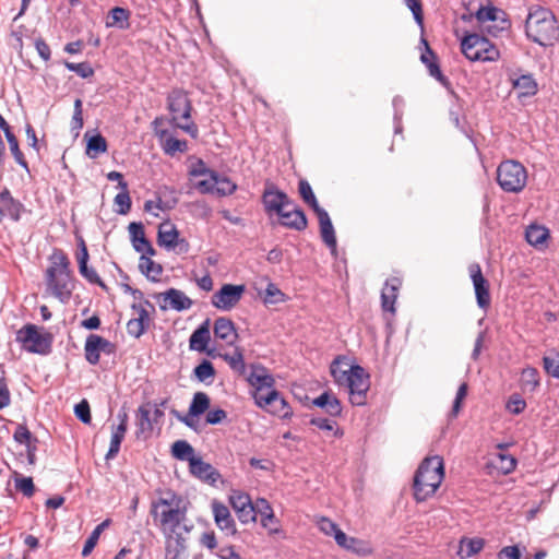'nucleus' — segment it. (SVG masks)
Segmentation results:
<instances>
[{
  "mask_svg": "<svg viewBox=\"0 0 559 559\" xmlns=\"http://www.w3.org/2000/svg\"><path fill=\"white\" fill-rule=\"evenodd\" d=\"M49 262L45 272L46 294L61 304H68L75 288L70 260L62 250L55 249L49 257Z\"/></svg>",
  "mask_w": 559,
  "mask_h": 559,
  "instance_id": "nucleus-1",
  "label": "nucleus"
},
{
  "mask_svg": "<svg viewBox=\"0 0 559 559\" xmlns=\"http://www.w3.org/2000/svg\"><path fill=\"white\" fill-rule=\"evenodd\" d=\"M182 499L174 491H166L151 503L150 514L154 524L166 535L175 534L185 519Z\"/></svg>",
  "mask_w": 559,
  "mask_h": 559,
  "instance_id": "nucleus-2",
  "label": "nucleus"
},
{
  "mask_svg": "<svg viewBox=\"0 0 559 559\" xmlns=\"http://www.w3.org/2000/svg\"><path fill=\"white\" fill-rule=\"evenodd\" d=\"M444 478V462L442 456L432 455L423 460L418 466L413 483L414 498L417 502L432 497Z\"/></svg>",
  "mask_w": 559,
  "mask_h": 559,
  "instance_id": "nucleus-3",
  "label": "nucleus"
},
{
  "mask_svg": "<svg viewBox=\"0 0 559 559\" xmlns=\"http://www.w3.org/2000/svg\"><path fill=\"white\" fill-rule=\"evenodd\" d=\"M168 110L176 126L192 136L198 134V127L191 120L192 105L188 94L179 88L173 90L168 95Z\"/></svg>",
  "mask_w": 559,
  "mask_h": 559,
  "instance_id": "nucleus-4",
  "label": "nucleus"
},
{
  "mask_svg": "<svg viewBox=\"0 0 559 559\" xmlns=\"http://www.w3.org/2000/svg\"><path fill=\"white\" fill-rule=\"evenodd\" d=\"M497 182L503 191L519 193L526 186L527 170L516 160H504L497 168Z\"/></svg>",
  "mask_w": 559,
  "mask_h": 559,
  "instance_id": "nucleus-5",
  "label": "nucleus"
},
{
  "mask_svg": "<svg viewBox=\"0 0 559 559\" xmlns=\"http://www.w3.org/2000/svg\"><path fill=\"white\" fill-rule=\"evenodd\" d=\"M16 342L26 352L46 355L50 352L52 335L35 324H26L16 332Z\"/></svg>",
  "mask_w": 559,
  "mask_h": 559,
  "instance_id": "nucleus-6",
  "label": "nucleus"
},
{
  "mask_svg": "<svg viewBox=\"0 0 559 559\" xmlns=\"http://www.w3.org/2000/svg\"><path fill=\"white\" fill-rule=\"evenodd\" d=\"M461 50L471 61H493L499 50L488 37H462Z\"/></svg>",
  "mask_w": 559,
  "mask_h": 559,
  "instance_id": "nucleus-7",
  "label": "nucleus"
},
{
  "mask_svg": "<svg viewBox=\"0 0 559 559\" xmlns=\"http://www.w3.org/2000/svg\"><path fill=\"white\" fill-rule=\"evenodd\" d=\"M525 29V35H549L558 31L557 20L551 11L537 7L530 11Z\"/></svg>",
  "mask_w": 559,
  "mask_h": 559,
  "instance_id": "nucleus-8",
  "label": "nucleus"
},
{
  "mask_svg": "<svg viewBox=\"0 0 559 559\" xmlns=\"http://www.w3.org/2000/svg\"><path fill=\"white\" fill-rule=\"evenodd\" d=\"M343 385H346L348 389L349 401L353 405L361 406L367 403L370 380L369 374L362 367L355 365Z\"/></svg>",
  "mask_w": 559,
  "mask_h": 559,
  "instance_id": "nucleus-9",
  "label": "nucleus"
},
{
  "mask_svg": "<svg viewBox=\"0 0 559 559\" xmlns=\"http://www.w3.org/2000/svg\"><path fill=\"white\" fill-rule=\"evenodd\" d=\"M157 243L167 250H174L178 254H185L190 250V243L186 238H180V234L170 221L159 224L157 233Z\"/></svg>",
  "mask_w": 559,
  "mask_h": 559,
  "instance_id": "nucleus-10",
  "label": "nucleus"
},
{
  "mask_svg": "<svg viewBox=\"0 0 559 559\" xmlns=\"http://www.w3.org/2000/svg\"><path fill=\"white\" fill-rule=\"evenodd\" d=\"M475 16L481 24L490 23L487 26L489 33H504L511 28V21L508 14L491 4L479 7Z\"/></svg>",
  "mask_w": 559,
  "mask_h": 559,
  "instance_id": "nucleus-11",
  "label": "nucleus"
},
{
  "mask_svg": "<svg viewBox=\"0 0 559 559\" xmlns=\"http://www.w3.org/2000/svg\"><path fill=\"white\" fill-rule=\"evenodd\" d=\"M253 400L257 406L280 418H290L293 415L292 407L275 389L267 391L264 395L253 394Z\"/></svg>",
  "mask_w": 559,
  "mask_h": 559,
  "instance_id": "nucleus-12",
  "label": "nucleus"
},
{
  "mask_svg": "<svg viewBox=\"0 0 559 559\" xmlns=\"http://www.w3.org/2000/svg\"><path fill=\"white\" fill-rule=\"evenodd\" d=\"M245 292V285L224 284L213 294L211 302L219 310L229 311L238 305Z\"/></svg>",
  "mask_w": 559,
  "mask_h": 559,
  "instance_id": "nucleus-13",
  "label": "nucleus"
},
{
  "mask_svg": "<svg viewBox=\"0 0 559 559\" xmlns=\"http://www.w3.org/2000/svg\"><path fill=\"white\" fill-rule=\"evenodd\" d=\"M468 273L473 282L477 305L479 308L487 310L491 304L489 282L483 275L478 263H472L468 266Z\"/></svg>",
  "mask_w": 559,
  "mask_h": 559,
  "instance_id": "nucleus-14",
  "label": "nucleus"
},
{
  "mask_svg": "<svg viewBox=\"0 0 559 559\" xmlns=\"http://www.w3.org/2000/svg\"><path fill=\"white\" fill-rule=\"evenodd\" d=\"M229 503L241 523L247 524L257 521V512L248 493L239 490L231 491Z\"/></svg>",
  "mask_w": 559,
  "mask_h": 559,
  "instance_id": "nucleus-15",
  "label": "nucleus"
},
{
  "mask_svg": "<svg viewBox=\"0 0 559 559\" xmlns=\"http://www.w3.org/2000/svg\"><path fill=\"white\" fill-rule=\"evenodd\" d=\"M262 202L267 214H278L282 210L292 205V200L286 193L278 190L275 186H267L262 195Z\"/></svg>",
  "mask_w": 559,
  "mask_h": 559,
  "instance_id": "nucleus-16",
  "label": "nucleus"
},
{
  "mask_svg": "<svg viewBox=\"0 0 559 559\" xmlns=\"http://www.w3.org/2000/svg\"><path fill=\"white\" fill-rule=\"evenodd\" d=\"M248 382L253 389L252 395L257 393L264 395L267 391L274 389L275 379L263 366L253 365L248 376Z\"/></svg>",
  "mask_w": 559,
  "mask_h": 559,
  "instance_id": "nucleus-17",
  "label": "nucleus"
},
{
  "mask_svg": "<svg viewBox=\"0 0 559 559\" xmlns=\"http://www.w3.org/2000/svg\"><path fill=\"white\" fill-rule=\"evenodd\" d=\"M277 216L280 217V223L289 229L300 231L307 228L308 221L304 211L293 201L292 205L287 206L285 210H282Z\"/></svg>",
  "mask_w": 559,
  "mask_h": 559,
  "instance_id": "nucleus-18",
  "label": "nucleus"
},
{
  "mask_svg": "<svg viewBox=\"0 0 559 559\" xmlns=\"http://www.w3.org/2000/svg\"><path fill=\"white\" fill-rule=\"evenodd\" d=\"M111 346L110 342L106 338L97 335L90 334L85 341L84 352L86 360L92 364H98L100 359L102 352H110L109 347Z\"/></svg>",
  "mask_w": 559,
  "mask_h": 559,
  "instance_id": "nucleus-19",
  "label": "nucleus"
},
{
  "mask_svg": "<svg viewBox=\"0 0 559 559\" xmlns=\"http://www.w3.org/2000/svg\"><path fill=\"white\" fill-rule=\"evenodd\" d=\"M211 341L210 320L206 319L197 330L193 331L189 338V348L199 353H206L213 356V349H209L207 345Z\"/></svg>",
  "mask_w": 559,
  "mask_h": 559,
  "instance_id": "nucleus-20",
  "label": "nucleus"
},
{
  "mask_svg": "<svg viewBox=\"0 0 559 559\" xmlns=\"http://www.w3.org/2000/svg\"><path fill=\"white\" fill-rule=\"evenodd\" d=\"M22 207V203L11 195L8 188L0 191V222L4 218L19 221Z\"/></svg>",
  "mask_w": 559,
  "mask_h": 559,
  "instance_id": "nucleus-21",
  "label": "nucleus"
},
{
  "mask_svg": "<svg viewBox=\"0 0 559 559\" xmlns=\"http://www.w3.org/2000/svg\"><path fill=\"white\" fill-rule=\"evenodd\" d=\"M130 239L135 251L141 254L154 255L155 250L146 239L142 223L132 222L128 226Z\"/></svg>",
  "mask_w": 559,
  "mask_h": 559,
  "instance_id": "nucleus-22",
  "label": "nucleus"
},
{
  "mask_svg": "<svg viewBox=\"0 0 559 559\" xmlns=\"http://www.w3.org/2000/svg\"><path fill=\"white\" fill-rule=\"evenodd\" d=\"M314 213L319 221L320 235H321L322 241L331 249L332 253L335 254L337 241H336L335 230H334L333 224L331 222V218H330L328 212L323 209L318 210Z\"/></svg>",
  "mask_w": 559,
  "mask_h": 559,
  "instance_id": "nucleus-23",
  "label": "nucleus"
},
{
  "mask_svg": "<svg viewBox=\"0 0 559 559\" xmlns=\"http://www.w3.org/2000/svg\"><path fill=\"white\" fill-rule=\"evenodd\" d=\"M214 336L226 345H234L238 340V333L230 319L221 317L215 320L213 326Z\"/></svg>",
  "mask_w": 559,
  "mask_h": 559,
  "instance_id": "nucleus-24",
  "label": "nucleus"
},
{
  "mask_svg": "<svg viewBox=\"0 0 559 559\" xmlns=\"http://www.w3.org/2000/svg\"><path fill=\"white\" fill-rule=\"evenodd\" d=\"M420 44L425 47L424 51L420 55L421 62L427 67L429 74L433 76L438 82L442 85H447L449 83L448 79L442 74L439 63L438 57L430 49L425 37H421Z\"/></svg>",
  "mask_w": 559,
  "mask_h": 559,
  "instance_id": "nucleus-25",
  "label": "nucleus"
},
{
  "mask_svg": "<svg viewBox=\"0 0 559 559\" xmlns=\"http://www.w3.org/2000/svg\"><path fill=\"white\" fill-rule=\"evenodd\" d=\"M212 512H213L215 524L222 531H226L230 535L236 534L237 528H236L235 521H234L228 508L224 503L214 500L212 502Z\"/></svg>",
  "mask_w": 559,
  "mask_h": 559,
  "instance_id": "nucleus-26",
  "label": "nucleus"
},
{
  "mask_svg": "<svg viewBox=\"0 0 559 559\" xmlns=\"http://www.w3.org/2000/svg\"><path fill=\"white\" fill-rule=\"evenodd\" d=\"M163 299V309H174L177 311L187 310L192 306V300L181 290L170 288L160 294Z\"/></svg>",
  "mask_w": 559,
  "mask_h": 559,
  "instance_id": "nucleus-27",
  "label": "nucleus"
},
{
  "mask_svg": "<svg viewBox=\"0 0 559 559\" xmlns=\"http://www.w3.org/2000/svg\"><path fill=\"white\" fill-rule=\"evenodd\" d=\"M402 281L399 277L386 280L381 293V306L384 311L395 313V301Z\"/></svg>",
  "mask_w": 559,
  "mask_h": 559,
  "instance_id": "nucleus-28",
  "label": "nucleus"
},
{
  "mask_svg": "<svg viewBox=\"0 0 559 559\" xmlns=\"http://www.w3.org/2000/svg\"><path fill=\"white\" fill-rule=\"evenodd\" d=\"M185 538L177 534L165 536V558L166 559H188Z\"/></svg>",
  "mask_w": 559,
  "mask_h": 559,
  "instance_id": "nucleus-29",
  "label": "nucleus"
},
{
  "mask_svg": "<svg viewBox=\"0 0 559 559\" xmlns=\"http://www.w3.org/2000/svg\"><path fill=\"white\" fill-rule=\"evenodd\" d=\"M336 544L341 548L353 551L357 555L366 556L371 554V547L367 542L355 537H349L344 532H340L337 534Z\"/></svg>",
  "mask_w": 559,
  "mask_h": 559,
  "instance_id": "nucleus-30",
  "label": "nucleus"
},
{
  "mask_svg": "<svg viewBox=\"0 0 559 559\" xmlns=\"http://www.w3.org/2000/svg\"><path fill=\"white\" fill-rule=\"evenodd\" d=\"M156 135L160 141L164 152L168 155H175L180 152L183 153L188 150V143L186 140H179L171 136L167 130L156 131Z\"/></svg>",
  "mask_w": 559,
  "mask_h": 559,
  "instance_id": "nucleus-31",
  "label": "nucleus"
},
{
  "mask_svg": "<svg viewBox=\"0 0 559 559\" xmlns=\"http://www.w3.org/2000/svg\"><path fill=\"white\" fill-rule=\"evenodd\" d=\"M354 365L349 364L346 356L340 355L335 357L330 367L331 374L335 382L340 385H343L345 380L348 378V373H350Z\"/></svg>",
  "mask_w": 559,
  "mask_h": 559,
  "instance_id": "nucleus-32",
  "label": "nucleus"
},
{
  "mask_svg": "<svg viewBox=\"0 0 559 559\" xmlns=\"http://www.w3.org/2000/svg\"><path fill=\"white\" fill-rule=\"evenodd\" d=\"M513 87L519 91L520 97H530L537 93V83L531 74H524L513 81Z\"/></svg>",
  "mask_w": 559,
  "mask_h": 559,
  "instance_id": "nucleus-33",
  "label": "nucleus"
},
{
  "mask_svg": "<svg viewBox=\"0 0 559 559\" xmlns=\"http://www.w3.org/2000/svg\"><path fill=\"white\" fill-rule=\"evenodd\" d=\"M129 10L121 7H116L108 12L106 17V25L123 29L129 24Z\"/></svg>",
  "mask_w": 559,
  "mask_h": 559,
  "instance_id": "nucleus-34",
  "label": "nucleus"
},
{
  "mask_svg": "<svg viewBox=\"0 0 559 559\" xmlns=\"http://www.w3.org/2000/svg\"><path fill=\"white\" fill-rule=\"evenodd\" d=\"M189 467L191 474H193L194 476L205 480H215V478L213 477V466L209 463H205L201 457L194 456L193 459H190Z\"/></svg>",
  "mask_w": 559,
  "mask_h": 559,
  "instance_id": "nucleus-35",
  "label": "nucleus"
},
{
  "mask_svg": "<svg viewBox=\"0 0 559 559\" xmlns=\"http://www.w3.org/2000/svg\"><path fill=\"white\" fill-rule=\"evenodd\" d=\"M151 404L141 405L136 411L138 435L151 433L153 431V419H151Z\"/></svg>",
  "mask_w": 559,
  "mask_h": 559,
  "instance_id": "nucleus-36",
  "label": "nucleus"
},
{
  "mask_svg": "<svg viewBox=\"0 0 559 559\" xmlns=\"http://www.w3.org/2000/svg\"><path fill=\"white\" fill-rule=\"evenodd\" d=\"M107 150V141L102 134L97 133L87 139L85 153L90 158H96L98 155L106 153Z\"/></svg>",
  "mask_w": 559,
  "mask_h": 559,
  "instance_id": "nucleus-37",
  "label": "nucleus"
},
{
  "mask_svg": "<svg viewBox=\"0 0 559 559\" xmlns=\"http://www.w3.org/2000/svg\"><path fill=\"white\" fill-rule=\"evenodd\" d=\"M313 404L318 407H326L328 412L333 416L340 415L342 412L340 401L329 392H323L314 399Z\"/></svg>",
  "mask_w": 559,
  "mask_h": 559,
  "instance_id": "nucleus-38",
  "label": "nucleus"
},
{
  "mask_svg": "<svg viewBox=\"0 0 559 559\" xmlns=\"http://www.w3.org/2000/svg\"><path fill=\"white\" fill-rule=\"evenodd\" d=\"M525 237L530 245L537 247L546 242L549 237V230L544 226L531 225L526 229Z\"/></svg>",
  "mask_w": 559,
  "mask_h": 559,
  "instance_id": "nucleus-39",
  "label": "nucleus"
},
{
  "mask_svg": "<svg viewBox=\"0 0 559 559\" xmlns=\"http://www.w3.org/2000/svg\"><path fill=\"white\" fill-rule=\"evenodd\" d=\"M521 388L523 391L533 392L539 385V373L536 368L527 367L521 372Z\"/></svg>",
  "mask_w": 559,
  "mask_h": 559,
  "instance_id": "nucleus-40",
  "label": "nucleus"
},
{
  "mask_svg": "<svg viewBox=\"0 0 559 559\" xmlns=\"http://www.w3.org/2000/svg\"><path fill=\"white\" fill-rule=\"evenodd\" d=\"M485 546V540L483 538H464L460 543V555L462 557H473L478 554Z\"/></svg>",
  "mask_w": 559,
  "mask_h": 559,
  "instance_id": "nucleus-41",
  "label": "nucleus"
},
{
  "mask_svg": "<svg viewBox=\"0 0 559 559\" xmlns=\"http://www.w3.org/2000/svg\"><path fill=\"white\" fill-rule=\"evenodd\" d=\"M193 188L201 193H209L214 191L217 183V174L215 171L209 173L207 176H201L191 180Z\"/></svg>",
  "mask_w": 559,
  "mask_h": 559,
  "instance_id": "nucleus-42",
  "label": "nucleus"
},
{
  "mask_svg": "<svg viewBox=\"0 0 559 559\" xmlns=\"http://www.w3.org/2000/svg\"><path fill=\"white\" fill-rule=\"evenodd\" d=\"M211 404V400L209 395L204 392H197L193 395L192 402L189 406L191 415H202L204 414Z\"/></svg>",
  "mask_w": 559,
  "mask_h": 559,
  "instance_id": "nucleus-43",
  "label": "nucleus"
},
{
  "mask_svg": "<svg viewBox=\"0 0 559 559\" xmlns=\"http://www.w3.org/2000/svg\"><path fill=\"white\" fill-rule=\"evenodd\" d=\"M171 454L177 460L190 462L194 457V450L186 440H178L171 445Z\"/></svg>",
  "mask_w": 559,
  "mask_h": 559,
  "instance_id": "nucleus-44",
  "label": "nucleus"
},
{
  "mask_svg": "<svg viewBox=\"0 0 559 559\" xmlns=\"http://www.w3.org/2000/svg\"><path fill=\"white\" fill-rule=\"evenodd\" d=\"M109 525V520H105L104 522H102L100 524H98L94 531L91 533V535L88 536V538L86 539L85 544H84V547L82 549V556L83 557H87L92 551L93 549L95 548V546L97 545L98 543V539H99V536L100 534L103 533V531Z\"/></svg>",
  "mask_w": 559,
  "mask_h": 559,
  "instance_id": "nucleus-45",
  "label": "nucleus"
},
{
  "mask_svg": "<svg viewBox=\"0 0 559 559\" xmlns=\"http://www.w3.org/2000/svg\"><path fill=\"white\" fill-rule=\"evenodd\" d=\"M298 191H299V194L301 197V199L308 204L311 206V209L317 212L318 210H321L322 207H320L317 199H316V195L312 191V188L310 186V183L305 180V179H301L298 183Z\"/></svg>",
  "mask_w": 559,
  "mask_h": 559,
  "instance_id": "nucleus-46",
  "label": "nucleus"
},
{
  "mask_svg": "<svg viewBox=\"0 0 559 559\" xmlns=\"http://www.w3.org/2000/svg\"><path fill=\"white\" fill-rule=\"evenodd\" d=\"M152 255L142 254L140 258V269L142 272L152 280H157L162 274L163 270L159 264H156L152 259Z\"/></svg>",
  "mask_w": 559,
  "mask_h": 559,
  "instance_id": "nucleus-47",
  "label": "nucleus"
},
{
  "mask_svg": "<svg viewBox=\"0 0 559 559\" xmlns=\"http://www.w3.org/2000/svg\"><path fill=\"white\" fill-rule=\"evenodd\" d=\"M221 357L229 365V367L239 373H245L246 364L242 350L238 347L234 350L233 354H224Z\"/></svg>",
  "mask_w": 559,
  "mask_h": 559,
  "instance_id": "nucleus-48",
  "label": "nucleus"
},
{
  "mask_svg": "<svg viewBox=\"0 0 559 559\" xmlns=\"http://www.w3.org/2000/svg\"><path fill=\"white\" fill-rule=\"evenodd\" d=\"M126 432H127V429L123 427H116L112 430L109 450L106 454L107 460L114 459L118 454V452L120 450L121 442L124 439Z\"/></svg>",
  "mask_w": 559,
  "mask_h": 559,
  "instance_id": "nucleus-49",
  "label": "nucleus"
},
{
  "mask_svg": "<svg viewBox=\"0 0 559 559\" xmlns=\"http://www.w3.org/2000/svg\"><path fill=\"white\" fill-rule=\"evenodd\" d=\"M15 488L22 492L25 497L31 498L35 493V485L32 477H24L21 474L14 472Z\"/></svg>",
  "mask_w": 559,
  "mask_h": 559,
  "instance_id": "nucleus-50",
  "label": "nucleus"
},
{
  "mask_svg": "<svg viewBox=\"0 0 559 559\" xmlns=\"http://www.w3.org/2000/svg\"><path fill=\"white\" fill-rule=\"evenodd\" d=\"M264 304L275 305L285 301V294L273 283H270L263 296Z\"/></svg>",
  "mask_w": 559,
  "mask_h": 559,
  "instance_id": "nucleus-51",
  "label": "nucleus"
},
{
  "mask_svg": "<svg viewBox=\"0 0 559 559\" xmlns=\"http://www.w3.org/2000/svg\"><path fill=\"white\" fill-rule=\"evenodd\" d=\"M194 376L201 382H205L209 379H214L215 369L211 361L203 360L200 365L194 368Z\"/></svg>",
  "mask_w": 559,
  "mask_h": 559,
  "instance_id": "nucleus-52",
  "label": "nucleus"
},
{
  "mask_svg": "<svg viewBox=\"0 0 559 559\" xmlns=\"http://www.w3.org/2000/svg\"><path fill=\"white\" fill-rule=\"evenodd\" d=\"M5 139L9 143L10 151H11L12 155L14 156V159L16 160V163L20 164L25 169H27V162L25 160V157H24L22 151L20 150L19 141H17L16 136L13 133H9L5 136Z\"/></svg>",
  "mask_w": 559,
  "mask_h": 559,
  "instance_id": "nucleus-53",
  "label": "nucleus"
},
{
  "mask_svg": "<svg viewBox=\"0 0 559 559\" xmlns=\"http://www.w3.org/2000/svg\"><path fill=\"white\" fill-rule=\"evenodd\" d=\"M317 525L323 534H325L326 536H333L335 540L337 534L340 532H343L336 523L324 516L320 518L317 521Z\"/></svg>",
  "mask_w": 559,
  "mask_h": 559,
  "instance_id": "nucleus-54",
  "label": "nucleus"
},
{
  "mask_svg": "<svg viewBox=\"0 0 559 559\" xmlns=\"http://www.w3.org/2000/svg\"><path fill=\"white\" fill-rule=\"evenodd\" d=\"M64 66L68 70L75 72L83 79H87L94 75V69L87 62L74 63L66 61Z\"/></svg>",
  "mask_w": 559,
  "mask_h": 559,
  "instance_id": "nucleus-55",
  "label": "nucleus"
},
{
  "mask_svg": "<svg viewBox=\"0 0 559 559\" xmlns=\"http://www.w3.org/2000/svg\"><path fill=\"white\" fill-rule=\"evenodd\" d=\"M544 368L546 372L554 378H559V354L552 353L549 356L543 358Z\"/></svg>",
  "mask_w": 559,
  "mask_h": 559,
  "instance_id": "nucleus-56",
  "label": "nucleus"
},
{
  "mask_svg": "<svg viewBox=\"0 0 559 559\" xmlns=\"http://www.w3.org/2000/svg\"><path fill=\"white\" fill-rule=\"evenodd\" d=\"M498 463L497 467L503 473V474H510L513 472L516 467V460L509 454H498Z\"/></svg>",
  "mask_w": 559,
  "mask_h": 559,
  "instance_id": "nucleus-57",
  "label": "nucleus"
},
{
  "mask_svg": "<svg viewBox=\"0 0 559 559\" xmlns=\"http://www.w3.org/2000/svg\"><path fill=\"white\" fill-rule=\"evenodd\" d=\"M75 416L84 424H90L92 420L90 404L86 400H82L74 407Z\"/></svg>",
  "mask_w": 559,
  "mask_h": 559,
  "instance_id": "nucleus-58",
  "label": "nucleus"
},
{
  "mask_svg": "<svg viewBox=\"0 0 559 559\" xmlns=\"http://www.w3.org/2000/svg\"><path fill=\"white\" fill-rule=\"evenodd\" d=\"M115 204L119 206L118 213L127 214L131 209V198L128 189L122 190L115 197Z\"/></svg>",
  "mask_w": 559,
  "mask_h": 559,
  "instance_id": "nucleus-59",
  "label": "nucleus"
},
{
  "mask_svg": "<svg viewBox=\"0 0 559 559\" xmlns=\"http://www.w3.org/2000/svg\"><path fill=\"white\" fill-rule=\"evenodd\" d=\"M310 424L322 430L334 431V436L336 437L342 436V432H340L336 427V423L328 418H312Z\"/></svg>",
  "mask_w": 559,
  "mask_h": 559,
  "instance_id": "nucleus-60",
  "label": "nucleus"
},
{
  "mask_svg": "<svg viewBox=\"0 0 559 559\" xmlns=\"http://www.w3.org/2000/svg\"><path fill=\"white\" fill-rule=\"evenodd\" d=\"M467 395V383L463 382L456 392V396L452 406L451 415L456 417L461 411L462 403Z\"/></svg>",
  "mask_w": 559,
  "mask_h": 559,
  "instance_id": "nucleus-61",
  "label": "nucleus"
},
{
  "mask_svg": "<svg viewBox=\"0 0 559 559\" xmlns=\"http://www.w3.org/2000/svg\"><path fill=\"white\" fill-rule=\"evenodd\" d=\"M13 438L16 442L27 444L31 443L34 438L32 436V432L28 430V428L25 425H19L14 431Z\"/></svg>",
  "mask_w": 559,
  "mask_h": 559,
  "instance_id": "nucleus-62",
  "label": "nucleus"
},
{
  "mask_svg": "<svg viewBox=\"0 0 559 559\" xmlns=\"http://www.w3.org/2000/svg\"><path fill=\"white\" fill-rule=\"evenodd\" d=\"M525 407L526 402L516 394L512 395L507 403V409L515 415L521 414L525 409Z\"/></svg>",
  "mask_w": 559,
  "mask_h": 559,
  "instance_id": "nucleus-63",
  "label": "nucleus"
},
{
  "mask_svg": "<svg viewBox=\"0 0 559 559\" xmlns=\"http://www.w3.org/2000/svg\"><path fill=\"white\" fill-rule=\"evenodd\" d=\"M212 170L206 167L203 160L198 159L195 163L192 164L189 170L190 180L197 179L201 176H207L209 173Z\"/></svg>",
  "mask_w": 559,
  "mask_h": 559,
  "instance_id": "nucleus-64",
  "label": "nucleus"
}]
</instances>
